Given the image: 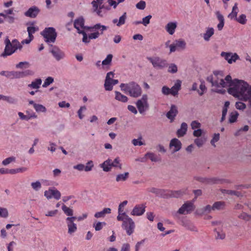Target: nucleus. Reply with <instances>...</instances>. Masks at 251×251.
Listing matches in <instances>:
<instances>
[{
	"label": "nucleus",
	"instance_id": "obj_51",
	"mask_svg": "<svg viewBox=\"0 0 251 251\" xmlns=\"http://www.w3.org/2000/svg\"><path fill=\"white\" fill-rule=\"evenodd\" d=\"M168 71L171 73H176L177 71V67L175 64H171L168 67Z\"/></svg>",
	"mask_w": 251,
	"mask_h": 251
},
{
	"label": "nucleus",
	"instance_id": "obj_63",
	"mask_svg": "<svg viewBox=\"0 0 251 251\" xmlns=\"http://www.w3.org/2000/svg\"><path fill=\"white\" fill-rule=\"evenodd\" d=\"M29 66V63L27 62H20L16 66L17 68H27Z\"/></svg>",
	"mask_w": 251,
	"mask_h": 251
},
{
	"label": "nucleus",
	"instance_id": "obj_60",
	"mask_svg": "<svg viewBox=\"0 0 251 251\" xmlns=\"http://www.w3.org/2000/svg\"><path fill=\"white\" fill-rule=\"evenodd\" d=\"M127 201H124L121 202L119 205L118 212L125 213L124 212V207L127 204Z\"/></svg>",
	"mask_w": 251,
	"mask_h": 251
},
{
	"label": "nucleus",
	"instance_id": "obj_34",
	"mask_svg": "<svg viewBox=\"0 0 251 251\" xmlns=\"http://www.w3.org/2000/svg\"><path fill=\"white\" fill-rule=\"evenodd\" d=\"M68 227V233L71 234L76 231L77 229L76 225L74 223L67 222Z\"/></svg>",
	"mask_w": 251,
	"mask_h": 251
},
{
	"label": "nucleus",
	"instance_id": "obj_42",
	"mask_svg": "<svg viewBox=\"0 0 251 251\" xmlns=\"http://www.w3.org/2000/svg\"><path fill=\"white\" fill-rule=\"evenodd\" d=\"M38 30V27H36L34 26H28L27 28V31L28 32V37L34 38L32 34L33 33H34Z\"/></svg>",
	"mask_w": 251,
	"mask_h": 251
},
{
	"label": "nucleus",
	"instance_id": "obj_37",
	"mask_svg": "<svg viewBox=\"0 0 251 251\" xmlns=\"http://www.w3.org/2000/svg\"><path fill=\"white\" fill-rule=\"evenodd\" d=\"M238 116L239 114L236 111L231 112L229 115V122L230 123H233L235 122L237 119Z\"/></svg>",
	"mask_w": 251,
	"mask_h": 251
},
{
	"label": "nucleus",
	"instance_id": "obj_4",
	"mask_svg": "<svg viewBox=\"0 0 251 251\" xmlns=\"http://www.w3.org/2000/svg\"><path fill=\"white\" fill-rule=\"evenodd\" d=\"M4 43L5 47L4 52L1 54L2 57L11 55L14 53L18 49L21 50L23 46L17 39H14L10 42L8 37H7L5 40Z\"/></svg>",
	"mask_w": 251,
	"mask_h": 251
},
{
	"label": "nucleus",
	"instance_id": "obj_61",
	"mask_svg": "<svg viewBox=\"0 0 251 251\" xmlns=\"http://www.w3.org/2000/svg\"><path fill=\"white\" fill-rule=\"evenodd\" d=\"M106 223L104 222H98L94 226V227L96 231H99L101 230L103 226H105Z\"/></svg>",
	"mask_w": 251,
	"mask_h": 251
},
{
	"label": "nucleus",
	"instance_id": "obj_8",
	"mask_svg": "<svg viewBox=\"0 0 251 251\" xmlns=\"http://www.w3.org/2000/svg\"><path fill=\"white\" fill-rule=\"evenodd\" d=\"M147 59L156 69H163L168 66V62L166 59L161 58L158 56L147 57Z\"/></svg>",
	"mask_w": 251,
	"mask_h": 251
},
{
	"label": "nucleus",
	"instance_id": "obj_43",
	"mask_svg": "<svg viewBox=\"0 0 251 251\" xmlns=\"http://www.w3.org/2000/svg\"><path fill=\"white\" fill-rule=\"evenodd\" d=\"M221 191L223 194H227L230 195H235L237 197H239L241 195L240 192L233 190L222 189Z\"/></svg>",
	"mask_w": 251,
	"mask_h": 251
},
{
	"label": "nucleus",
	"instance_id": "obj_41",
	"mask_svg": "<svg viewBox=\"0 0 251 251\" xmlns=\"http://www.w3.org/2000/svg\"><path fill=\"white\" fill-rule=\"evenodd\" d=\"M238 218L245 221H249L251 220V215L243 212L238 216Z\"/></svg>",
	"mask_w": 251,
	"mask_h": 251
},
{
	"label": "nucleus",
	"instance_id": "obj_25",
	"mask_svg": "<svg viewBox=\"0 0 251 251\" xmlns=\"http://www.w3.org/2000/svg\"><path fill=\"white\" fill-rule=\"evenodd\" d=\"M181 87V81L177 80L175 85L170 89L171 94L175 96L178 94V91L180 90Z\"/></svg>",
	"mask_w": 251,
	"mask_h": 251
},
{
	"label": "nucleus",
	"instance_id": "obj_45",
	"mask_svg": "<svg viewBox=\"0 0 251 251\" xmlns=\"http://www.w3.org/2000/svg\"><path fill=\"white\" fill-rule=\"evenodd\" d=\"M31 186L32 189L36 191H39L42 187L41 183L39 181L32 182L31 183Z\"/></svg>",
	"mask_w": 251,
	"mask_h": 251
},
{
	"label": "nucleus",
	"instance_id": "obj_23",
	"mask_svg": "<svg viewBox=\"0 0 251 251\" xmlns=\"http://www.w3.org/2000/svg\"><path fill=\"white\" fill-rule=\"evenodd\" d=\"M177 27L176 23L175 22H169L166 25L165 29L166 31L170 34L173 35Z\"/></svg>",
	"mask_w": 251,
	"mask_h": 251
},
{
	"label": "nucleus",
	"instance_id": "obj_54",
	"mask_svg": "<svg viewBox=\"0 0 251 251\" xmlns=\"http://www.w3.org/2000/svg\"><path fill=\"white\" fill-rule=\"evenodd\" d=\"M235 107L237 109L243 110L246 108V105L241 101L236 102Z\"/></svg>",
	"mask_w": 251,
	"mask_h": 251
},
{
	"label": "nucleus",
	"instance_id": "obj_5",
	"mask_svg": "<svg viewBox=\"0 0 251 251\" xmlns=\"http://www.w3.org/2000/svg\"><path fill=\"white\" fill-rule=\"evenodd\" d=\"M44 41L47 43H54L57 37V33L54 28L46 27L41 32Z\"/></svg>",
	"mask_w": 251,
	"mask_h": 251
},
{
	"label": "nucleus",
	"instance_id": "obj_38",
	"mask_svg": "<svg viewBox=\"0 0 251 251\" xmlns=\"http://www.w3.org/2000/svg\"><path fill=\"white\" fill-rule=\"evenodd\" d=\"M236 21L240 24L245 25L247 22L246 15L244 14L240 15Z\"/></svg>",
	"mask_w": 251,
	"mask_h": 251
},
{
	"label": "nucleus",
	"instance_id": "obj_21",
	"mask_svg": "<svg viewBox=\"0 0 251 251\" xmlns=\"http://www.w3.org/2000/svg\"><path fill=\"white\" fill-rule=\"evenodd\" d=\"M178 113L177 107L175 105H172L170 110L167 113L166 117L173 122Z\"/></svg>",
	"mask_w": 251,
	"mask_h": 251
},
{
	"label": "nucleus",
	"instance_id": "obj_62",
	"mask_svg": "<svg viewBox=\"0 0 251 251\" xmlns=\"http://www.w3.org/2000/svg\"><path fill=\"white\" fill-rule=\"evenodd\" d=\"M15 158L14 157H8L2 161V164L3 165H7L10 164L13 161H15Z\"/></svg>",
	"mask_w": 251,
	"mask_h": 251
},
{
	"label": "nucleus",
	"instance_id": "obj_16",
	"mask_svg": "<svg viewBox=\"0 0 251 251\" xmlns=\"http://www.w3.org/2000/svg\"><path fill=\"white\" fill-rule=\"evenodd\" d=\"M146 207L145 204H137L134 207L130 214L133 216H141L145 213Z\"/></svg>",
	"mask_w": 251,
	"mask_h": 251
},
{
	"label": "nucleus",
	"instance_id": "obj_59",
	"mask_svg": "<svg viewBox=\"0 0 251 251\" xmlns=\"http://www.w3.org/2000/svg\"><path fill=\"white\" fill-rule=\"evenodd\" d=\"M146 2L144 0H140L139 2H138L136 5V7L137 9H140V10H143L146 7Z\"/></svg>",
	"mask_w": 251,
	"mask_h": 251
},
{
	"label": "nucleus",
	"instance_id": "obj_35",
	"mask_svg": "<svg viewBox=\"0 0 251 251\" xmlns=\"http://www.w3.org/2000/svg\"><path fill=\"white\" fill-rule=\"evenodd\" d=\"M185 191L184 190L171 191L169 195L171 197L178 198L182 196L185 193Z\"/></svg>",
	"mask_w": 251,
	"mask_h": 251
},
{
	"label": "nucleus",
	"instance_id": "obj_20",
	"mask_svg": "<svg viewBox=\"0 0 251 251\" xmlns=\"http://www.w3.org/2000/svg\"><path fill=\"white\" fill-rule=\"evenodd\" d=\"M74 27L77 29L78 33H80L82 30L87 27L84 26V20L82 17H79L75 20L74 23Z\"/></svg>",
	"mask_w": 251,
	"mask_h": 251
},
{
	"label": "nucleus",
	"instance_id": "obj_19",
	"mask_svg": "<svg viewBox=\"0 0 251 251\" xmlns=\"http://www.w3.org/2000/svg\"><path fill=\"white\" fill-rule=\"evenodd\" d=\"M181 142L176 138L172 139L170 143V148L173 149V152H176L180 150L181 148Z\"/></svg>",
	"mask_w": 251,
	"mask_h": 251
},
{
	"label": "nucleus",
	"instance_id": "obj_53",
	"mask_svg": "<svg viewBox=\"0 0 251 251\" xmlns=\"http://www.w3.org/2000/svg\"><path fill=\"white\" fill-rule=\"evenodd\" d=\"M152 18L151 15H149L143 18L142 21V24L145 26H147L150 23V20Z\"/></svg>",
	"mask_w": 251,
	"mask_h": 251
},
{
	"label": "nucleus",
	"instance_id": "obj_56",
	"mask_svg": "<svg viewBox=\"0 0 251 251\" xmlns=\"http://www.w3.org/2000/svg\"><path fill=\"white\" fill-rule=\"evenodd\" d=\"M142 137H140L138 139H134L132 141V143L134 146H142L145 145V144L141 141Z\"/></svg>",
	"mask_w": 251,
	"mask_h": 251
},
{
	"label": "nucleus",
	"instance_id": "obj_39",
	"mask_svg": "<svg viewBox=\"0 0 251 251\" xmlns=\"http://www.w3.org/2000/svg\"><path fill=\"white\" fill-rule=\"evenodd\" d=\"M62 209L64 212V213L68 216H72L73 215V209L70 208L69 207H68L65 205L63 204L62 206Z\"/></svg>",
	"mask_w": 251,
	"mask_h": 251
},
{
	"label": "nucleus",
	"instance_id": "obj_50",
	"mask_svg": "<svg viewBox=\"0 0 251 251\" xmlns=\"http://www.w3.org/2000/svg\"><path fill=\"white\" fill-rule=\"evenodd\" d=\"M126 18V13H124V14L120 17L118 22L117 24V25L120 26L124 25L125 23Z\"/></svg>",
	"mask_w": 251,
	"mask_h": 251
},
{
	"label": "nucleus",
	"instance_id": "obj_12",
	"mask_svg": "<svg viewBox=\"0 0 251 251\" xmlns=\"http://www.w3.org/2000/svg\"><path fill=\"white\" fill-rule=\"evenodd\" d=\"M135 224L131 218H128L127 221L123 222L122 227L126 230V233L128 235H131L134 230Z\"/></svg>",
	"mask_w": 251,
	"mask_h": 251
},
{
	"label": "nucleus",
	"instance_id": "obj_10",
	"mask_svg": "<svg viewBox=\"0 0 251 251\" xmlns=\"http://www.w3.org/2000/svg\"><path fill=\"white\" fill-rule=\"evenodd\" d=\"M44 196L48 200L53 198L56 200L60 199L61 195L60 192L56 188H49L48 190L44 192Z\"/></svg>",
	"mask_w": 251,
	"mask_h": 251
},
{
	"label": "nucleus",
	"instance_id": "obj_36",
	"mask_svg": "<svg viewBox=\"0 0 251 251\" xmlns=\"http://www.w3.org/2000/svg\"><path fill=\"white\" fill-rule=\"evenodd\" d=\"M128 218H130L126 213L118 212V215L117 217L118 221H123V223L127 221Z\"/></svg>",
	"mask_w": 251,
	"mask_h": 251
},
{
	"label": "nucleus",
	"instance_id": "obj_31",
	"mask_svg": "<svg viewBox=\"0 0 251 251\" xmlns=\"http://www.w3.org/2000/svg\"><path fill=\"white\" fill-rule=\"evenodd\" d=\"M129 177V173L126 172L124 174H120L118 175L116 177V180L117 182L125 181Z\"/></svg>",
	"mask_w": 251,
	"mask_h": 251
},
{
	"label": "nucleus",
	"instance_id": "obj_46",
	"mask_svg": "<svg viewBox=\"0 0 251 251\" xmlns=\"http://www.w3.org/2000/svg\"><path fill=\"white\" fill-rule=\"evenodd\" d=\"M113 84L111 80L105 79L104 82V87L106 90L111 91L113 89Z\"/></svg>",
	"mask_w": 251,
	"mask_h": 251
},
{
	"label": "nucleus",
	"instance_id": "obj_11",
	"mask_svg": "<svg viewBox=\"0 0 251 251\" xmlns=\"http://www.w3.org/2000/svg\"><path fill=\"white\" fill-rule=\"evenodd\" d=\"M50 52L51 53L53 56L57 61L63 59L65 57L64 52L61 50L58 47L56 46L50 45Z\"/></svg>",
	"mask_w": 251,
	"mask_h": 251
},
{
	"label": "nucleus",
	"instance_id": "obj_44",
	"mask_svg": "<svg viewBox=\"0 0 251 251\" xmlns=\"http://www.w3.org/2000/svg\"><path fill=\"white\" fill-rule=\"evenodd\" d=\"M34 109L37 112H45L47 110L46 108L42 104H34Z\"/></svg>",
	"mask_w": 251,
	"mask_h": 251
},
{
	"label": "nucleus",
	"instance_id": "obj_2",
	"mask_svg": "<svg viewBox=\"0 0 251 251\" xmlns=\"http://www.w3.org/2000/svg\"><path fill=\"white\" fill-rule=\"evenodd\" d=\"M206 80L211 83L213 87L216 88L214 90L215 92L222 94L225 93L226 90L223 88L226 87V82L223 79L221 72H214L213 75L207 76Z\"/></svg>",
	"mask_w": 251,
	"mask_h": 251
},
{
	"label": "nucleus",
	"instance_id": "obj_27",
	"mask_svg": "<svg viewBox=\"0 0 251 251\" xmlns=\"http://www.w3.org/2000/svg\"><path fill=\"white\" fill-rule=\"evenodd\" d=\"M111 209L109 208H104L102 211L96 212L95 214V217L97 218H103L106 214L111 213Z\"/></svg>",
	"mask_w": 251,
	"mask_h": 251
},
{
	"label": "nucleus",
	"instance_id": "obj_64",
	"mask_svg": "<svg viewBox=\"0 0 251 251\" xmlns=\"http://www.w3.org/2000/svg\"><path fill=\"white\" fill-rule=\"evenodd\" d=\"M219 139H220V134L219 133H217V134L215 133V134H214V136H213L212 139L211 141V144L213 146L215 147V143H216L217 141H218Z\"/></svg>",
	"mask_w": 251,
	"mask_h": 251
},
{
	"label": "nucleus",
	"instance_id": "obj_29",
	"mask_svg": "<svg viewBox=\"0 0 251 251\" xmlns=\"http://www.w3.org/2000/svg\"><path fill=\"white\" fill-rule=\"evenodd\" d=\"M115 99L118 101L123 102H126L128 100V98L126 96L124 95L123 94H121L120 92L118 91H115Z\"/></svg>",
	"mask_w": 251,
	"mask_h": 251
},
{
	"label": "nucleus",
	"instance_id": "obj_14",
	"mask_svg": "<svg viewBox=\"0 0 251 251\" xmlns=\"http://www.w3.org/2000/svg\"><path fill=\"white\" fill-rule=\"evenodd\" d=\"M29 70H27L24 72L8 71L7 77L9 79L22 78L29 75Z\"/></svg>",
	"mask_w": 251,
	"mask_h": 251
},
{
	"label": "nucleus",
	"instance_id": "obj_13",
	"mask_svg": "<svg viewBox=\"0 0 251 251\" xmlns=\"http://www.w3.org/2000/svg\"><path fill=\"white\" fill-rule=\"evenodd\" d=\"M193 210V202L191 201H187L178 209L177 212L180 214H186Z\"/></svg>",
	"mask_w": 251,
	"mask_h": 251
},
{
	"label": "nucleus",
	"instance_id": "obj_3",
	"mask_svg": "<svg viewBox=\"0 0 251 251\" xmlns=\"http://www.w3.org/2000/svg\"><path fill=\"white\" fill-rule=\"evenodd\" d=\"M120 87L121 90L125 93L133 98H137L140 96L142 94L141 87L133 81L126 84L121 83Z\"/></svg>",
	"mask_w": 251,
	"mask_h": 251
},
{
	"label": "nucleus",
	"instance_id": "obj_6",
	"mask_svg": "<svg viewBox=\"0 0 251 251\" xmlns=\"http://www.w3.org/2000/svg\"><path fill=\"white\" fill-rule=\"evenodd\" d=\"M87 29L91 32L89 34V38L96 39L100 35L102 34L104 30H107V27L100 24H97L92 26L87 27Z\"/></svg>",
	"mask_w": 251,
	"mask_h": 251
},
{
	"label": "nucleus",
	"instance_id": "obj_17",
	"mask_svg": "<svg viewBox=\"0 0 251 251\" xmlns=\"http://www.w3.org/2000/svg\"><path fill=\"white\" fill-rule=\"evenodd\" d=\"M103 0H94L92 2L93 9L99 16H101V9L103 8L102 5Z\"/></svg>",
	"mask_w": 251,
	"mask_h": 251
},
{
	"label": "nucleus",
	"instance_id": "obj_55",
	"mask_svg": "<svg viewBox=\"0 0 251 251\" xmlns=\"http://www.w3.org/2000/svg\"><path fill=\"white\" fill-rule=\"evenodd\" d=\"M200 91L198 90V93L200 96H202L206 90L204 82H201L200 86Z\"/></svg>",
	"mask_w": 251,
	"mask_h": 251
},
{
	"label": "nucleus",
	"instance_id": "obj_48",
	"mask_svg": "<svg viewBox=\"0 0 251 251\" xmlns=\"http://www.w3.org/2000/svg\"><path fill=\"white\" fill-rule=\"evenodd\" d=\"M79 33L83 35L82 41L85 43H89L90 40L92 39L89 38V34L88 36L86 33L83 30Z\"/></svg>",
	"mask_w": 251,
	"mask_h": 251
},
{
	"label": "nucleus",
	"instance_id": "obj_22",
	"mask_svg": "<svg viewBox=\"0 0 251 251\" xmlns=\"http://www.w3.org/2000/svg\"><path fill=\"white\" fill-rule=\"evenodd\" d=\"M215 14L218 20L219 21V23L217 25V28L219 30H221L223 29L225 24V20L224 16L221 14L220 12L219 11H216Z\"/></svg>",
	"mask_w": 251,
	"mask_h": 251
},
{
	"label": "nucleus",
	"instance_id": "obj_33",
	"mask_svg": "<svg viewBox=\"0 0 251 251\" xmlns=\"http://www.w3.org/2000/svg\"><path fill=\"white\" fill-rule=\"evenodd\" d=\"M174 43L176 46L177 50H184L186 47V43L183 40H176Z\"/></svg>",
	"mask_w": 251,
	"mask_h": 251
},
{
	"label": "nucleus",
	"instance_id": "obj_28",
	"mask_svg": "<svg viewBox=\"0 0 251 251\" xmlns=\"http://www.w3.org/2000/svg\"><path fill=\"white\" fill-rule=\"evenodd\" d=\"M214 29L213 27H208L207 28L205 33L203 35V39L206 41L210 40V37L214 34Z\"/></svg>",
	"mask_w": 251,
	"mask_h": 251
},
{
	"label": "nucleus",
	"instance_id": "obj_30",
	"mask_svg": "<svg viewBox=\"0 0 251 251\" xmlns=\"http://www.w3.org/2000/svg\"><path fill=\"white\" fill-rule=\"evenodd\" d=\"M225 202L224 201H217L215 202L212 206L213 210H222L225 208Z\"/></svg>",
	"mask_w": 251,
	"mask_h": 251
},
{
	"label": "nucleus",
	"instance_id": "obj_24",
	"mask_svg": "<svg viewBox=\"0 0 251 251\" xmlns=\"http://www.w3.org/2000/svg\"><path fill=\"white\" fill-rule=\"evenodd\" d=\"M238 4L237 3H235L234 4V5L232 7V11L231 13H230L228 15L227 17L231 19H234L235 20H236L237 18V14L238 12Z\"/></svg>",
	"mask_w": 251,
	"mask_h": 251
},
{
	"label": "nucleus",
	"instance_id": "obj_57",
	"mask_svg": "<svg viewBox=\"0 0 251 251\" xmlns=\"http://www.w3.org/2000/svg\"><path fill=\"white\" fill-rule=\"evenodd\" d=\"M0 16H2L4 18L7 19V21L9 23H13L14 22L15 18L13 16H7L6 14L2 13H0Z\"/></svg>",
	"mask_w": 251,
	"mask_h": 251
},
{
	"label": "nucleus",
	"instance_id": "obj_49",
	"mask_svg": "<svg viewBox=\"0 0 251 251\" xmlns=\"http://www.w3.org/2000/svg\"><path fill=\"white\" fill-rule=\"evenodd\" d=\"M113 55L111 54H109L107 55L106 58L103 60L102 62V64L103 65H109L112 59Z\"/></svg>",
	"mask_w": 251,
	"mask_h": 251
},
{
	"label": "nucleus",
	"instance_id": "obj_1",
	"mask_svg": "<svg viewBox=\"0 0 251 251\" xmlns=\"http://www.w3.org/2000/svg\"><path fill=\"white\" fill-rule=\"evenodd\" d=\"M224 79L226 82V87L229 86L227 92L229 94L240 100L248 101L251 106V86L242 80H232L230 75L226 76Z\"/></svg>",
	"mask_w": 251,
	"mask_h": 251
},
{
	"label": "nucleus",
	"instance_id": "obj_15",
	"mask_svg": "<svg viewBox=\"0 0 251 251\" xmlns=\"http://www.w3.org/2000/svg\"><path fill=\"white\" fill-rule=\"evenodd\" d=\"M221 55L227 60L228 63L229 64L235 62L239 58L238 55L236 53H232L231 52L223 51L221 52Z\"/></svg>",
	"mask_w": 251,
	"mask_h": 251
},
{
	"label": "nucleus",
	"instance_id": "obj_47",
	"mask_svg": "<svg viewBox=\"0 0 251 251\" xmlns=\"http://www.w3.org/2000/svg\"><path fill=\"white\" fill-rule=\"evenodd\" d=\"M8 216V211L6 208L0 207V217L6 218Z\"/></svg>",
	"mask_w": 251,
	"mask_h": 251
},
{
	"label": "nucleus",
	"instance_id": "obj_40",
	"mask_svg": "<svg viewBox=\"0 0 251 251\" xmlns=\"http://www.w3.org/2000/svg\"><path fill=\"white\" fill-rule=\"evenodd\" d=\"M145 156L149 158L151 161L157 162L159 160L157 155L152 152H148L146 154Z\"/></svg>",
	"mask_w": 251,
	"mask_h": 251
},
{
	"label": "nucleus",
	"instance_id": "obj_26",
	"mask_svg": "<svg viewBox=\"0 0 251 251\" xmlns=\"http://www.w3.org/2000/svg\"><path fill=\"white\" fill-rule=\"evenodd\" d=\"M187 130V125L185 123H182L181 125L180 128L177 131V136L178 137L183 136Z\"/></svg>",
	"mask_w": 251,
	"mask_h": 251
},
{
	"label": "nucleus",
	"instance_id": "obj_32",
	"mask_svg": "<svg viewBox=\"0 0 251 251\" xmlns=\"http://www.w3.org/2000/svg\"><path fill=\"white\" fill-rule=\"evenodd\" d=\"M42 83V80L40 78L35 79L31 84L28 85V87L32 89H38Z\"/></svg>",
	"mask_w": 251,
	"mask_h": 251
},
{
	"label": "nucleus",
	"instance_id": "obj_58",
	"mask_svg": "<svg viewBox=\"0 0 251 251\" xmlns=\"http://www.w3.org/2000/svg\"><path fill=\"white\" fill-rule=\"evenodd\" d=\"M3 100L6 101L9 103L13 104L16 102V100L14 98L10 97L4 96L3 97Z\"/></svg>",
	"mask_w": 251,
	"mask_h": 251
},
{
	"label": "nucleus",
	"instance_id": "obj_18",
	"mask_svg": "<svg viewBox=\"0 0 251 251\" xmlns=\"http://www.w3.org/2000/svg\"><path fill=\"white\" fill-rule=\"evenodd\" d=\"M40 11V10L38 7L33 6L30 7L27 11L25 13V15L27 17L35 18L38 15Z\"/></svg>",
	"mask_w": 251,
	"mask_h": 251
},
{
	"label": "nucleus",
	"instance_id": "obj_9",
	"mask_svg": "<svg viewBox=\"0 0 251 251\" xmlns=\"http://www.w3.org/2000/svg\"><path fill=\"white\" fill-rule=\"evenodd\" d=\"M136 106L140 113H144L149 108L148 96L147 95H143L142 98L137 101Z\"/></svg>",
	"mask_w": 251,
	"mask_h": 251
},
{
	"label": "nucleus",
	"instance_id": "obj_52",
	"mask_svg": "<svg viewBox=\"0 0 251 251\" xmlns=\"http://www.w3.org/2000/svg\"><path fill=\"white\" fill-rule=\"evenodd\" d=\"M53 80H54V79L52 77L49 76V77H47L46 79V80H45V81L43 84V87H48L49 85H50L53 82Z\"/></svg>",
	"mask_w": 251,
	"mask_h": 251
},
{
	"label": "nucleus",
	"instance_id": "obj_7",
	"mask_svg": "<svg viewBox=\"0 0 251 251\" xmlns=\"http://www.w3.org/2000/svg\"><path fill=\"white\" fill-rule=\"evenodd\" d=\"M100 166L102 168L104 172H109L112 167H118L120 169H122V164L120 163V159L119 157L116 158L114 161L110 159H108L104 161L100 165Z\"/></svg>",
	"mask_w": 251,
	"mask_h": 251
}]
</instances>
